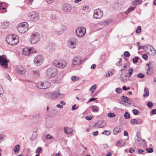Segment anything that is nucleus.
<instances>
[{
  "mask_svg": "<svg viewBox=\"0 0 156 156\" xmlns=\"http://www.w3.org/2000/svg\"><path fill=\"white\" fill-rule=\"evenodd\" d=\"M6 41L7 43L10 45H16L19 42V37L14 34H10L7 37Z\"/></svg>",
  "mask_w": 156,
  "mask_h": 156,
  "instance_id": "nucleus-1",
  "label": "nucleus"
},
{
  "mask_svg": "<svg viewBox=\"0 0 156 156\" xmlns=\"http://www.w3.org/2000/svg\"><path fill=\"white\" fill-rule=\"evenodd\" d=\"M41 37L40 35L38 33H33L30 35V41L31 44H36L40 41Z\"/></svg>",
  "mask_w": 156,
  "mask_h": 156,
  "instance_id": "nucleus-2",
  "label": "nucleus"
},
{
  "mask_svg": "<svg viewBox=\"0 0 156 156\" xmlns=\"http://www.w3.org/2000/svg\"><path fill=\"white\" fill-rule=\"evenodd\" d=\"M141 48L144 50L150 55H156V50L151 45L147 44L142 46Z\"/></svg>",
  "mask_w": 156,
  "mask_h": 156,
  "instance_id": "nucleus-3",
  "label": "nucleus"
},
{
  "mask_svg": "<svg viewBox=\"0 0 156 156\" xmlns=\"http://www.w3.org/2000/svg\"><path fill=\"white\" fill-rule=\"evenodd\" d=\"M47 94L49 98L52 99L62 98L65 96L64 94H61L58 92H50L47 93Z\"/></svg>",
  "mask_w": 156,
  "mask_h": 156,
  "instance_id": "nucleus-4",
  "label": "nucleus"
},
{
  "mask_svg": "<svg viewBox=\"0 0 156 156\" xmlns=\"http://www.w3.org/2000/svg\"><path fill=\"white\" fill-rule=\"evenodd\" d=\"M17 29L19 32L21 34L25 33L28 30L27 23H20L18 26Z\"/></svg>",
  "mask_w": 156,
  "mask_h": 156,
  "instance_id": "nucleus-5",
  "label": "nucleus"
},
{
  "mask_svg": "<svg viewBox=\"0 0 156 156\" xmlns=\"http://www.w3.org/2000/svg\"><path fill=\"white\" fill-rule=\"evenodd\" d=\"M57 70L55 68H48L46 71V75L49 78L55 77L57 74Z\"/></svg>",
  "mask_w": 156,
  "mask_h": 156,
  "instance_id": "nucleus-6",
  "label": "nucleus"
},
{
  "mask_svg": "<svg viewBox=\"0 0 156 156\" xmlns=\"http://www.w3.org/2000/svg\"><path fill=\"white\" fill-rule=\"evenodd\" d=\"M68 45L72 48H75L78 44V41L77 38L75 37H72L68 41Z\"/></svg>",
  "mask_w": 156,
  "mask_h": 156,
  "instance_id": "nucleus-7",
  "label": "nucleus"
},
{
  "mask_svg": "<svg viewBox=\"0 0 156 156\" xmlns=\"http://www.w3.org/2000/svg\"><path fill=\"white\" fill-rule=\"evenodd\" d=\"M86 31L85 28L80 27L78 28L75 31L76 34L78 37H82L85 35Z\"/></svg>",
  "mask_w": 156,
  "mask_h": 156,
  "instance_id": "nucleus-8",
  "label": "nucleus"
},
{
  "mask_svg": "<svg viewBox=\"0 0 156 156\" xmlns=\"http://www.w3.org/2000/svg\"><path fill=\"white\" fill-rule=\"evenodd\" d=\"M66 62L64 61L55 60L54 61L53 64L56 67L63 69L67 65Z\"/></svg>",
  "mask_w": 156,
  "mask_h": 156,
  "instance_id": "nucleus-9",
  "label": "nucleus"
},
{
  "mask_svg": "<svg viewBox=\"0 0 156 156\" xmlns=\"http://www.w3.org/2000/svg\"><path fill=\"white\" fill-rule=\"evenodd\" d=\"M43 61V57L41 55H37L36 56L34 59V64L37 66L41 65Z\"/></svg>",
  "mask_w": 156,
  "mask_h": 156,
  "instance_id": "nucleus-10",
  "label": "nucleus"
},
{
  "mask_svg": "<svg viewBox=\"0 0 156 156\" xmlns=\"http://www.w3.org/2000/svg\"><path fill=\"white\" fill-rule=\"evenodd\" d=\"M134 140L136 144L137 145H140L144 140L141 138L140 133L139 131L136 132Z\"/></svg>",
  "mask_w": 156,
  "mask_h": 156,
  "instance_id": "nucleus-11",
  "label": "nucleus"
},
{
  "mask_svg": "<svg viewBox=\"0 0 156 156\" xmlns=\"http://www.w3.org/2000/svg\"><path fill=\"white\" fill-rule=\"evenodd\" d=\"M83 62L81 57L76 56L74 57L72 61V63L73 65L77 66L81 64Z\"/></svg>",
  "mask_w": 156,
  "mask_h": 156,
  "instance_id": "nucleus-12",
  "label": "nucleus"
},
{
  "mask_svg": "<svg viewBox=\"0 0 156 156\" xmlns=\"http://www.w3.org/2000/svg\"><path fill=\"white\" fill-rule=\"evenodd\" d=\"M103 16V12L101 9H98L94 11L93 16L94 18L99 19L101 18Z\"/></svg>",
  "mask_w": 156,
  "mask_h": 156,
  "instance_id": "nucleus-13",
  "label": "nucleus"
},
{
  "mask_svg": "<svg viewBox=\"0 0 156 156\" xmlns=\"http://www.w3.org/2000/svg\"><path fill=\"white\" fill-rule=\"evenodd\" d=\"M9 61L6 58H4L3 55L0 56V63L1 66L5 69L8 68V63Z\"/></svg>",
  "mask_w": 156,
  "mask_h": 156,
  "instance_id": "nucleus-14",
  "label": "nucleus"
},
{
  "mask_svg": "<svg viewBox=\"0 0 156 156\" xmlns=\"http://www.w3.org/2000/svg\"><path fill=\"white\" fill-rule=\"evenodd\" d=\"M41 120V117L39 115H37L34 116L32 119V121L34 123H37Z\"/></svg>",
  "mask_w": 156,
  "mask_h": 156,
  "instance_id": "nucleus-15",
  "label": "nucleus"
},
{
  "mask_svg": "<svg viewBox=\"0 0 156 156\" xmlns=\"http://www.w3.org/2000/svg\"><path fill=\"white\" fill-rule=\"evenodd\" d=\"M15 70L18 73L21 75H24L27 72L26 69L22 68L17 67L16 69Z\"/></svg>",
  "mask_w": 156,
  "mask_h": 156,
  "instance_id": "nucleus-16",
  "label": "nucleus"
},
{
  "mask_svg": "<svg viewBox=\"0 0 156 156\" xmlns=\"http://www.w3.org/2000/svg\"><path fill=\"white\" fill-rule=\"evenodd\" d=\"M129 78V77H128V75L126 73L122 74L120 76V80L123 82H126Z\"/></svg>",
  "mask_w": 156,
  "mask_h": 156,
  "instance_id": "nucleus-17",
  "label": "nucleus"
},
{
  "mask_svg": "<svg viewBox=\"0 0 156 156\" xmlns=\"http://www.w3.org/2000/svg\"><path fill=\"white\" fill-rule=\"evenodd\" d=\"M63 10L65 12H69L71 10L72 7L71 6L68 4H65L62 7Z\"/></svg>",
  "mask_w": 156,
  "mask_h": 156,
  "instance_id": "nucleus-18",
  "label": "nucleus"
},
{
  "mask_svg": "<svg viewBox=\"0 0 156 156\" xmlns=\"http://www.w3.org/2000/svg\"><path fill=\"white\" fill-rule=\"evenodd\" d=\"M66 27L62 26L58 30L56 31V33L58 35L64 32L66 30Z\"/></svg>",
  "mask_w": 156,
  "mask_h": 156,
  "instance_id": "nucleus-19",
  "label": "nucleus"
},
{
  "mask_svg": "<svg viewBox=\"0 0 156 156\" xmlns=\"http://www.w3.org/2000/svg\"><path fill=\"white\" fill-rule=\"evenodd\" d=\"M121 101L120 102V103L123 105H124L125 103L129 100V98L128 97L123 95L121 97Z\"/></svg>",
  "mask_w": 156,
  "mask_h": 156,
  "instance_id": "nucleus-20",
  "label": "nucleus"
},
{
  "mask_svg": "<svg viewBox=\"0 0 156 156\" xmlns=\"http://www.w3.org/2000/svg\"><path fill=\"white\" fill-rule=\"evenodd\" d=\"M50 83L47 81L43 82V89H46L48 88L50 86Z\"/></svg>",
  "mask_w": 156,
  "mask_h": 156,
  "instance_id": "nucleus-21",
  "label": "nucleus"
},
{
  "mask_svg": "<svg viewBox=\"0 0 156 156\" xmlns=\"http://www.w3.org/2000/svg\"><path fill=\"white\" fill-rule=\"evenodd\" d=\"M23 55H27L30 54L29 48H23Z\"/></svg>",
  "mask_w": 156,
  "mask_h": 156,
  "instance_id": "nucleus-22",
  "label": "nucleus"
},
{
  "mask_svg": "<svg viewBox=\"0 0 156 156\" xmlns=\"http://www.w3.org/2000/svg\"><path fill=\"white\" fill-rule=\"evenodd\" d=\"M31 17L34 21H37L39 18L38 14L37 13L32 14L31 15Z\"/></svg>",
  "mask_w": 156,
  "mask_h": 156,
  "instance_id": "nucleus-23",
  "label": "nucleus"
},
{
  "mask_svg": "<svg viewBox=\"0 0 156 156\" xmlns=\"http://www.w3.org/2000/svg\"><path fill=\"white\" fill-rule=\"evenodd\" d=\"M64 130L65 132L68 134H70L73 131L72 129L68 127H65Z\"/></svg>",
  "mask_w": 156,
  "mask_h": 156,
  "instance_id": "nucleus-24",
  "label": "nucleus"
},
{
  "mask_svg": "<svg viewBox=\"0 0 156 156\" xmlns=\"http://www.w3.org/2000/svg\"><path fill=\"white\" fill-rule=\"evenodd\" d=\"M121 129L119 126H117L113 130V133L116 135L119 133L121 131Z\"/></svg>",
  "mask_w": 156,
  "mask_h": 156,
  "instance_id": "nucleus-25",
  "label": "nucleus"
},
{
  "mask_svg": "<svg viewBox=\"0 0 156 156\" xmlns=\"http://www.w3.org/2000/svg\"><path fill=\"white\" fill-rule=\"evenodd\" d=\"M150 65L149 63L147 64V66H148L147 73L148 75H150L153 73L152 70L151 69V67L149 66Z\"/></svg>",
  "mask_w": 156,
  "mask_h": 156,
  "instance_id": "nucleus-26",
  "label": "nucleus"
},
{
  "mask_svg": "<svg viewBox=\"0 0 156 156\" xmlns=\"http://www.w3.org/2000/svg\"><path fill=\"white\" fill-rule=\"evenodd\" d=\"M99 107L96 105H93L91 107V110L94 112H98L99 111Z\"/></svg>",
  "mask_w": 156,
  "mask_h": 156,
  "instance_id": "nucleus-27",
  "label": "nucleus"
},
{
  "mask_svg": "<svg viewBox=\"0 0 156 156\" xmlns=\"http://www.w3.org/2000/svg\"><path fill=\"white\" fill-rule=\"evenodd\" d=\"M34 83L36 87L38 88L43 89V82H39L37 83Z\"/></svg>",
  "mask_w": 156,
  "mask_h": 156,
  "instance_id": "nucleus-28",
  "label": "nucleus"
},
{
  "mask_svg": "<svg viewBox=\"0 0 156 156\" xmlns=\"http://www.w3.org/2000/svg\"><path fill=\"white\" fill-rule=\"evenodd\" d=\"M97 85L96 84H94L89 89V91L91 92V93L93 94L95 91L96 89Z\"/></svg>",
  "mask_w": 156,
  "mask_h": 156,
  "instance_id": "nucleus-29",
  "label": "nucleus"
},
{
  "mask_svg": "<svg viewBox=\"0 0 156 156\" xmlns=\"http://www.w3.org/2000/svg\"><path fill=\"white\" fill-rule=\"evenodd\" d=\"M144 94H143V96L144 97H148L149 95V89L147 88H144Z\"/></svg>",
  "mask_w": 156,
  "mask_h": 156,
  "instance_id": "nucleus-30",
  "label": "nucleus"
},
{
  "mask_svg": "<svg viewBox=\"0 0 156 156\" xmlns=\"http://www.w3.org/2000/svg\"><path fill=\"white\" fill-rule=\"evenodd\" d=\"M135 8V7H130L128 9L127 11H125V13L126 14H127L133 10Z\"/></svg>",
  "mask_w": 156,
  "mask_h": 156,
  "instance_id": "nucleus-31",
  "label": "nucleus"
},
{
  "mask_svg": "<svg viewBox=\"0 0 156 156\" xmlns=\"http://www.w3.org/2000/svg\"><path fill=\"white\" fill-rule=\"evenodd\" d=\"M102 126L101 122L100 121H99L97 123L94 125V127L96 128H102V127H101Z\"/></svg>",
  "mask_w": 156,
  "mask_h": 156,
  "instance_id": "nucleus-32",
  "label": "nucleus"
},
{
  "mask_svg": "<svg viewBox=\"0 0 156 156\" xmlns=\"http://www.w3.org/2000/svg\"><path fill=\"white\" fill-rule=\"evenodd\" d=\"M20 145L19 144L16 145L14 148V150L15 152H18L20 149Z\"/></svg>",
  "mask_w": 156,
  "mask_h": 156,
  "instance_id": "nucleus-33",
  "label": "nucleus"
},
{
  "mask_svg": "<svg viewBox=\"0 0 156 156\" xmlns=\"http://www.w3.org/2000/svg\"><path fill=\"white\" fill-rule=\"evenodd\" d=\"M2 25L4 27H7L10 25V23L8 22H3L2 23Z\"/></svg>",
  "mask_w": 156,
  "mask_h": 156,
  "instance_id": "nucleus-34",
  "label": "nucleus"
},
{
  "mask_svg": "<svg viewBox=\"0 0 156 156\" xmlns=\"http://www.w3.org/2000/svg\"><path fill=\"white\" fill-rule=\"evenodd\" d=\"M128 71L129 72L127 74L128 75V77L130 78V77L133 74V69L130 68L129 69Z\"/></svg>",
  "mask_w": 156,
  "mask_h": 156,
  "instance_id": "nucleus-35",
  "label": "nucleus"
},
{
  "mask_svg": "<svg viewBox=\"0 0 156 156\" xmlns=\"http://www.w3.org/2000/svg\"><path fill=\"white\" fill-rule=\"evenodd\" d=\"M142 2V0H135L133 2V5H136Z\"/></svg>",
  "mask_w": 156,
  "mask_h": 156,
  "instance_id": "nucleus-36",
  "label": "nucleus"
},
{
  "mask_svg": "<svg viewBox=\"0 0 156 156\" xmlns=\"http://www.w3.org/2000/svg\"><path fill=\"white\" fill-rule=\"evenodd\" d=\"M106 56L105 55H102L101 56L100 60L103 63H105V61Z\"/></svg>",
  "mask_w": 156,
  "mask_h": 156,
  "instance_id": "nucleus-37",
  "label": "nucleus"
},
{
  "mask_svg": "<svg viewBox=\"0 0 156 156\" xmlns=\"http://www.w3.org/2000/svg\"><path fill=\"white\" fill-rule=\"evenodd\" d=\"M137 77L139 78H142L145 77V75L142 73H139L137 74Z\"/></svg>",
  "mask_w": 156,
  "mask_h": 156,
  "instance_id": "nucleus-38",
  "label": "nucleus"
},
{
  "mask_svg": "<svg viewBox=\"0 0 156 156\" xmlns=\"http://www.w3.org/2000/svg\"><path fill=\"white\" fill-rule=\"evenodd\" d=\"M32 72L36 76H40L39 71L38 70H32Z\"/></svg>",
  "mask_w": 156,
  "mask_h": 156,
  "instance_id": "nucleus-39",
  "label": "nucleus"
},
{
  "mask_svg": "<svg viewBox=\"0 0 156 156\" xmlns=\"http://www.w3.org/2000/svg\"><path fill=\"white\" fill-rule=\"evenodd\" d=\"M111 134L109 130H105L102 133V134L109 136Z\"/></svg>",
  "mask_w": 156,
  "mask_h": 156,
  "instance_id": "nucleus-40",
  "label": "nucleus"
},
{
  "mask_svg": "<svg viewBox=\"0 0 156 156\" xmlns=\"http://www.w3.org/2000/svg\"><path fill=\"white\" fill-rule=\"evenodd\" d=\"M79 79V78L75 76H73L71 77V80L73 81H78Z\"/></svg>",
  "mask_w": 156,
  "mask_h": 156,
  "instance_id": "nucleus-41",
  "label": "nucleus"
},
{
  "mask_svg": "<svg viewBox=\"0 0 156 156\" xmlns=\"http://www.w3.org/2000/svg\"><path fill=\"white\" fill-rule=\"evenodd\" d=\"M124 116L126 119H129L130 118V114L127 112H126L124 114Z\"/></svg>",
  "mask_w": 156,
  "mask_h": 156,
  "instance_id": "nucleus-42",
  "label": "nucleus"
},
{
  "mask_svg": "<svg viewBox=\"0 0 156 156\" xmlns=\"http://www.w3.org/2000/svg\"><path fill=\"white\" fill-rule=\"evenodd\" d=\"M132 112H133L134 115H138L139 113V110L134 109L132 110Z\"/></svg>",
  "mask_w": 156,
  "mask_h": 156,
  "instance_id": "nucleus-43",
  "label": "nucleus"
},
{
  "mask_svg": "<svg viewBox=\"0 0 156 156\" xmlns=\"http://www.w3.org/2000/svg\"><path fill=\"white\" fill-rule=\"evenodd\" d=\"M141 31V27L140 26L138 27L137 28L136 30V32L137 33H140Z\"/></svg>",
  "mask_w": 156,
  "mask_h": 156,
  "instance_id": "nucleus-44",
  "label": "nucleus"
},
{
  "mask_svg": "<svg viewBox=\"0 0 156 156\" xmlns=\"http://www.w3.org/2000/svg\"><path fill=\"white\" fill-rule=\"evenodd\" d=\"M51 18L52 20H55L56 19L57 17L55 14L52 13L51 14Z\"/></svg>",
  "mask_w": 156,
  "mask_h": 156,
  "instance_id": "nucleus-45",
  "label": "nucleus"
},
{
  "mask_svg": "<svg viewBox=\"0 0 156 156\" xmlns=\"http://www.w3.org/2000/svg\"><path fill=\"white\" fill-rule=\"evenodd\" d=\"M138 59H139V57H134L133 60V62L134 63H137L138 62Z\"/></svg>",
  "mask_w": 156,
  "mask_h": 156,
  "instance_id": "nucleus-46",
  "label": "nucleus"
},
{
  "mask_svg": "<svg viewBox=\"0 0 156 156\" xmlns=\"http://www.w3.org/2000/svg\"><path fill=\"white\" fill-rule=\"evenodd\" d=\"M30 54L32 53H35L36 52V50L34 48H29Z\"/></svg>",
  "mask_w": 156,
  "mask_h": 156,
  "instance_id": "nucleus-47",
  "label": "nucleus"
},
{
  "mask_svg": "<svg viewBox=\"0 0 156 156\" xmlns=\"http://www.w3.org/2000/svg\"><path fill=\"white\" fill-rule=\"evenodd\" d=\"M2 97H1L2 99L5 101L6 100V94L3 93H2Z\"/></svg>",
  "mask_w": 156,
  "mask_h": 156,
  "instance_id": "nucleus-48",
  "label": "nucleus"
},
{
  "mask_svg": "<svg viewBox=\"0 0 156 156\" xmlns=\"http://www.w3.org/2000/svg\"><path fill=\"white\" fill-rule=\"evenodd\" d=\"M137 120L135 119H132L131 120V123L133 124H137Z\"/></svg>",
  "mask_w": 156,
  "mask_h": 156,
  "instance_id": "nucleus-49",
  "label": "nucleus"
},
{
  "mask_svg": "<svg viewBox=\"0 0 156 156\" xmlns=\"http://www.w3.org/2000/svg\"><path fill=\"white\" fill-rule=\"evenodd\" d=\"M108 116L109 117L112 118L115 117V115L114 113H109L108 114Z\"/></svg>",
  "mask_w": 156,
  "mask_h": 156,
  "instance_id": "nucleus-50",
  "label": "nucleus"
},
{
  "mask_svg": "<svg viewBox=\"0 0 156 156\" xmlns=\"http://www.w3.org/2000/svg\"><path fill=\"white\" fill-rule=\"evenodd\" d=\"M100 122H101V124L102 125V126L101 127H104L107 125L106 122L104 120H102Z\"/></svg>",
  "mask_w": 156,
  "mask_h": 156,
  "instance_id": "nucleus-51",
  "label": "nucleus"
},
{
  "mask_svg": "<svg viewBox=\"0 0 156 156\" xmlns=\"http://www.w3.org/2000/svg\"><path fill=\"white\" fill-rule=\"evenodd\" d=\"M146 151L147 152L149 153L153 152V149L152 148H146Z\"/></svg>",
  "mask_w": 156,
  "mask_h": 156,
  "instance_id": "nucleus-52",
  "label": "nucleus"
},
{
  "mask_svg": "<svg viewBox=\"0 0 156 156\" xmlns=\"http://www.w3.org/2000/svg\"><path fill=\"white\" fill-rule=\"evenodd\" d=\"M79 108L78 106H77L76 104L74 105L72 107V110H74L77 109Z\"/></svg>",
  "mask_w": 156,
  "mask_h": 156,
  "instance_id": "nucleus-53",
  "label": "nucleus"
},
{
  "mask_svg": "<svg viewBox=\"0 0 156 156\" xmlns=\"http://www.w3.org/2000/svg\"><path fill=\"white\" fill-rule=\"evenodd\" d=\"M122 89L120 88H117L115 89V91L117 93H120L122 92Z\"/></svg>",
  "mask_w": 156,
  "mask_h": 156,
  "instance_id": "nucleus-54",
  "label": "nucleus"
},
{
  "mask_svg": "<svg viewBox=\"0 0 156 156\" xmlns=\"http://www.w3.org/2000/svg\"><path fill=\"white\" fill-rule=\"evenodd\" d=\"M42 151L41 148L40 147H38L37 149L36 152V153H40Z\"/></svg>",
  "mask_w": 156,
  "mask_h": 156,
  "instance_id": "nucleus-55",
  "label": "nucleus"
},
{
  "mask_svg": "<svg viewBox=\"0 0 156 156\" xmlns=\"http://www.w3.org/2000/svg\"><path fill=\"white\" fill-rule=\"evenodd\" d=\"M6 10V8L4 7H2V6L0 7V13H2L5 12L6 11H1V10Z\"/></svg>",
  "mask_w": 156,
  "mask_h": 156,
  "instance_id": "nucleus-56",
  "label": "nucleus"
},
{
  "mask_svg": "<svg viewBox=\"0 0 156 156\" xmlns=\"http://www.w3.org/2000/svg\"><path fill=\"white\" fill-rule=\"evenodd\" d=\"M112 20L111 19H107L105 20V22L107 24H108L109 23L111 22L112 21Z\"/></svg>",
  "mask_w": 156,
  "mask_h": 156,
  "instance_id": "nucleus-57",
  "label": "nucleus"
},
{
  "mask_svg": "<svg viewBox=\"0 0 156 156\" xmlns=\"http://www.w3.org/2000/svg\"><path fill=\"white\" fill-rule=\"evenodd\" d=\"M137 122L136 123L137 124L139 125V124H142L143 123V121L141 119H137Z\"/></svg>",
  "mask_w": 156,
  "mask_h": 156,
  "instance_id": "nucleus-58",
  "label": "nucleus"
},
{
  "mask_svg": "<svg viewBox=\"0 0 156 156\" xmlns=\"http://www.w3.org/2000/svg\"><path fill=\"white\" fill-rule=\"evenodd\" d=\"M147 106L149 108H151L153 106V103L151 102H149L147 104Z\"/></svg>",
  "mask_w": 156,
  "mask_h": 156,
  "instance_id": "nucleus-59",
  "label": "nucleus"
},
{
  "mask_svg": "<svg viewBox=\"0 0 156 156\" xmlns=\"http://www.w3.org/2000/svg\"><path fill=\"white\" fill-rule=\"evenodd\" d=\"M124 55L126 57H128L129 56L130 54L128 51H126L124 53Z\"/></svg>",
  "mask_w": 156,
  "mask_h": 156,
  "instance_id": "nucleus-60",
  "label": "nucleus"
},
{
  "mask_svg": "<svg viewBox=\"0 0 156 156\" xmlns=\"http://www.w3.org/2000/svg\"><path fill=\"white\" fill-rule=\"evenodd\" d=\"M3 92V89L2 88V86L0 84V96L2 97V93Z\"/></svg>",
  "mask_w": 156,
  "mask_h": 156,
  "instance_id": "nucleus-61",
  "label": "nucleus"
},
{
  "mask_svg": "<svg viewBox=\"0 0 156 156\" xmlns=\"http://www.w3.org/2000/svg\"><path fill=\"white\" fill-rule=\"evenodd\" d=\"M46 138L49 140H50L53 138V137L52 136H50L49 134H48L46 136Z\"/></svg>",
  "mask_w": 156,
  "mask_h": 156,
  "instance_id": "nucleus-62",
  "label": "nucleus"
},
{
  "mask_svg": "<svg viewBox=\"0 0 156 156\" xmlns=\"http://www.w3.org/2000/svg\"><path fill=\"white\" fill-rule=\"evenodd\" d=\"M92 118V116L90 115L87 116L86 117V119L89 121L91 120Z\"/></svg>",
  "mask_w": 156,
  "mask_h": 156,
  "instance_id": "nucleus-63",
  "label": "nucleus"
},
{
  "mask_svg": "<svg viewBox=\"0 0 156 156\" xmlns=\"http://www.w3.org/2000/svg\"><path fill=\"white\" fill-rule=\"evenodd\" d=\"M142 57L145 60H147L148 58L147 55L145 54H144L142 55Z\"/></svg>",
  "mask_w": 156,
  "mask_h": 156,
  "instance_id": "nucleus-64",
  "label": "nucleus"
}]
</instances>
